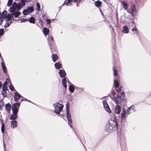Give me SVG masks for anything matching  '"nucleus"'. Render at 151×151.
<instances>
[{
  "mask_svg": "<svg viewBox=\"0 0 151 151\" xmlns=\"http://www.w3.org/2000/svg\"><path fill=\"white\" fill-rule=\"evenodd\" d=\"M118 126L116 117H112L106 122L105 127V130L108 133H111L117 130Z\"/></svg>",
  "mask_w": 151,
  "mask_h": 151,
  "instance_id": "1",
  "label": "nucleus"
},
{
  "mask_svg": "<svg viewBox=\"0 0 151 151\" xmlns=\"http://www.w3.org/2000/svg\"><path fill=\"white\" fill-rule=\"evenodd\" d=\"M17 9H15L13 11H11V8L10 9V12H12L11 14H7V12L6 11H4L1 14H0V19L1 21L3 20L5 18L7 21L10 20L12 17H13L14 16L15 17H18L20 14V13L17 11H15V10Z\"/></svg>",
  "mask_w": 151,
  "mask_h": 151,
  "instance_id": "2",
  "label": "nucleus"
},
{
  "mask_svg": "<svg viewBox=\"0 0 151 151\" xmlns=\"http://www.w3.org/2000/svg\"><path fill=\"white\" fill-rule=\"evenodd\" d=\"M69 104L67 103L66 104V117L68 120V124L70 127V128L72 129L73 131L74 132L76 135L78 136L76 134L75 131L74 130V128L72 127V121L71 117V114L70 112V109L69 108Z\"/></svg>",
  "mask_w": 151,
  "mask_h": 151,
  "instance_id": "3",
  "label": "nucleus"
},
{
  "mask_svg": "<svg viewBox=\"0 0 151 151\" xmlns=\"http://www.w3.org/2000/svg\"><path fill=\"white\" fill-rule=\"evenodd\" d=\"M114 100L116 104H120L122 102L126 103L127 102V99L125 95L124 96L119 94H114Z\"/></svg>",
  "mask_w": 151,
  "mask_h": 151,
  "instance_id": "4",
  "label": "nucleus"
},
{
  "mask_svg": "<svg viewBox=\"0 0 151 151\" xmlns=\"http://www.w3.org/2000/svg\"><path fill=\"white\" fill-rule=\"evenodd\" d=\"M25 3L24 0H22L20 4H17L14 2L12 7H11V11H13L15 9H17V10H19L21 7H22L25 5Z\"/></svg>",
  "mask_w": 151,
  "mask_h": 151,
  "instance_id": "5",
  "label": "nucleus"
},
{
  "mask_svg": "<svg viewBox=\"0 0 151 151\" xmlns=\"http://www.w3.org/2000/svg\"><path fill=\"white\" fill-rule=\"evenodd\" d=\"M53 106L55 109L54 112L59 115L63 116L60 114V112L62 110L63 107L62 105L59 103H57L54 104Z\"/></svg>",
  "mask_w": 151,
  "mask_h": 151,
  "instance_id": "6",
  "label": "nucleus"
},
{
  "mask_svg": "<svg viewBox=\"0 0 151 151\" xmlns=\"http://www.w3.org/2000/svg\"><path fill=\"white\" fill-rule=\"evenodd\" d=\"M48 42L50 47V48L52 53H55L56 49L54 45V42L51 41L50 38L47 39Z\"/></svg>",
  "mask_w": 151,
  "mask_h": 151,
  "instance_id": "7",
  "label": "nucleus"
},
{
  "mask_svg": "<svg viewBox=\"0 0 151 151\" xmlns=\"http://www.w3.org/2000/svg\"><path fill=\"white\" fill-rule=\"evenodd\" d=\"M20 103L16 102L14 103L12 105V109L13 112H18L19 111V109L20 106Z\"/></svg>",
  "mask_w": 151,
  "mask_h": 151,
  "instance_id": "8",
  "label": "nucleus"
},
{
  "mask_svg": "<svg viewBox=\"0 0 151 151\" xmlns=\"http://www.w3.org/2000/svg\"><path fill=\"white\" fill-rule=\"evenodd\" d=\"M118 138L120 140V145L121 146L123 143H125V138L123 134L121 133H118Z\"/></svg>",
  "mask_w": 151,
  "mask_h": 151,
  "instance_id": "9",
  "label": "nucleus"
},
{
  "mask_svg": "<svg viewBox=\"0 0 151 151\" xmlns=\"http://www.w3.org/2000/svg\"><path fill=\"white\" fill-rule=\"evenodd\" d=\"M135 111L136 109L134 106L133 105L128 108L126 110V114L127 115H128L132 112H135Z\"/></svg>",
  "mask_w": 151,
  "mask_h": 151,
  "instance_id": "10",
  "label": "nucleus"
},
{
  "mask_svg": "<svg viewBox=\"0 0 151 151\" xmlns=\"http://www.w3.org/2000/svg\"><path fill=\"white\" fill-rule=\"evenodd\" d=\"M14 101L17 102L18 100L21 97H23L19 93L16 91L14 93Z\"/></svg>",
  "mask_w": 151,
  "mask_h": 151,
  "instance_id": "11",
  "label": "nucleus"
},
{
  "mask_svg": "<svg viewBox=\"0 0 151 151\" xmlns=\"http://www.w3.org/2000/svg\"><path fill=\"white\" fill-rule=\"evenodd\" d=\"M103 103L104 107L106 110L108 112L110 113L111 111L109 106L107 104V101L106 100H104L103 101Z\"/></svg>",
  "mask_w": 151,
  "mask_h": 151,
  "instance_id": "12",
  "label": "nucleus"
},
{
  "mask_svg": "<svg viewBox=\"0 0 151 151\" xmlns=\"http://www.w3.org/2000/svg\"><path fill=\"white\" fill-rule=\"evenodd\" d=\"M18 112L12 111L13 114L11 115L9 118L10 120H16L18 117Z\"/></svg>",
  "mask_w": 151,
  "mask_h": 151,
  "instance_id": "13",
  "label": "nucleus"
},
{
  "mask_svg": "<svg viewBox=\"0 0 151 151\" xmlns=\"http://www.w3.org/2000/svg\"><path fill=\"white\" fill-rule=\"evenodd\" d=\"M122 87H121L119 88H118L116 89V91L117 93H116L115 94L121 95L123 96H124V95H125V93L123 91V90H122Z\"/></svg>",
  "mask_w": 151,
  "mask_h": 151,
  "instance_id": "14",
  "label": "nucleus"
},
{
  "mask_svg": "<svg viewBox=\"0 0 151 151\" xmlns=\"http://www.w3.org/2000/svg\"><path fill=\"white\" fill-rule=\"evenodd\" d=\"M81 0H68V2L66 4V5L68 6H70L71 5H73L71 4V3L74 2H76L77 3H79Z\"/></svg>",
  "mask_w": 151,
  "mask_h": 151,
  "instance_id": "15",
  "label": "nucleus"
},
{
  "mask_svg": "<svg viewBox=\"0 0 151 151\" xmlns=\"http://www.w3.org/2000/svg\"><path fill=\"white\" fill-rule=\"evenodd\" d=\"M11 128L13 129H14L17 127V126L18 123L17 121L13 120L11 121Z\"/></svg>",
  "mask_w": 151,
  "mask_h": 151,
  "instance_id": "16",
  "label": "nucleus"
},
{
  "mask_svg": "<svg viewBox=\"0 0 151 151\" xmlns=\"http://www.w3.org/2000/svg\"><path fill=\"white\" fill-rule=\"evenodd\" d=\"M58 73L61 78H64L66 75V73L64 69L59 70Z\"/></svg>",
  "mask_w": 151,
  "mask_h": 151,
  "instance_id": "17",
  "label": "nucleus"
},
{
  "mask_svg": "<svg viewBox=\"0 0 151 151\" xmlns=\"http://www.w3.org/2000/svg\"><path fill=\"white\" fill-rule=\"evenodd\" d=\"M10 81L8 79L6 78V81L3 84L2 89L3 91L7 90V84L8 83V82H7V81Z\"/></svg>",
  "mask_w": 151,
  "mask_h": 151,
  "instance_id": "18",
  "label": "nucleus"
},
{
  "mask_svg": "<svg viewBox=\"0 0 151 151\" xmlns=\"http://www.w3.org/2000/svg\"><path fill=\"white\" fill-rule=\"evenodd\" d=\"M121 111V107L119 105H117L115 108V112L117 114H119Z\"/></svg>",
  "mask_w": 151,
  "mask_h": 151,
  "instance_id": "19",
  "label": "nucleus"
},
{
  "mask_svg": "<svg viewBox=\"0 0 151 151\" xmlns=\"http://www.w3.org/2000/svg\"><path fill=\"white\" fill-rule=\"evenodd\" d=\"M129 11L132 16L135 15L137 12L135 8L134 7H133L132 8L130 9Z\"/></svg>",
  "mask_w": 151,
  "mask_h": 151,
  "instance_id": "20",
  "label": "nucleus"
},
{
  "mask_svg": "<svg viewBox=\"0 0 151 151\" xmlns=\"http://www.w3.org/2000/svg\"><path fill=\"white\" fill-rule=\"evenodd\" d=\"M126 114H127L125 110L124 109L121 114V117L122 119L127 117V116L126 115Z\"/></svg>",
  "mask_w": 151,
  "mask_h": 151,
  "instance_id": "21",
  "label": "nucleus"
},
{
  "mask_svg": "<svg viewBox=\"0 0 151 151\" xmlns=\"http://www.w3.org/2000/svg\"><path fill=\"white\" fill-rule=\"evenodd\" d=\"M55 66L56 69H59L61 67L62 65L60 62H58L55 64Z\"/></svg>",
  "mask_w": 151,
  "mask_h": 151,
  "instance_id": "22",
  "label": "nucleus"
},
{
  "mask_svg": "<svg viewBox=\"0 0 151 151\" xmlns=\"http://www.w3.org/2000/svg\"><path fill=\"white\" fill-rule=\"evenodd\" d=\"M51 57L52 58V60L54 62H55L56 61V60L58 58V55L55 54H53L52 55Z\"/></svg>",
  "mask_w": 151,
  "mask_h": 151,
  "instance_id": "23",
  "label": "nucleus"
},
{
  "mask_svg": "<svg viewBox=\"0 0 151 151\" xmlns=\"http://www.w3.org/2000/svg\"><path fill=\"white\" fill-rule=\"evenodd\" d=\"M66 79L65 77L64 78L62 81V83L64 87L66 88H67V86L66 85Z\"/></svg>",
  "mask_w": 151,
  "mask_h": 151,
  "instance_id": "24",
  "label": "nucleus"
},
{
  "mask_svg": "<svg viewBox=\"0 0 151 151\" xmlns=\"http://www.w3.org/2000/svg\"><path fill=\"white\" fill-rule=\"evenodd\" d=\"M5 107L6 111H9L10 110L11 105L9 103H8L6 104Z\"/></svg>",
  "mask_w": 151,
  "mask_h": 151,
  "instance_id": "25",
  "label": "nucleus"
},
{
  "mask_svg": "<svg viewBox=\"0 0 151 151\" xmlns=\"http://www.w3.org/2000/svg\"><path fill=\"white\" fill-rule=\"evenodd\" d=\"M1 65L2 69L4 73H6L7 72L6 68L4 62L1 63Z\"/></svg>",
  "mask_w": 151,
  "mask_h": 151,
  "instance_id": "26",
  "label": "nucleus"
},
{
  "mask_svg": "<svg viewBox=\"0 0 151 151\" xmlns=\"http://www.w3.org/2000/svg\"><path fill=\"white\" fill-rule=\"evenodd\" d=\"M114 85L115 88H117L119 87V84L117 79H115L114 81Z\"/></svg>",
  "mask_w": 151,
  "mask_h": 151,
  "instance_id": "27",
  "label": "nucleus"
},
{
  "mask_svg": "<svg viewBox=\"0 0 151 151\" xmlns=\"http://www.w3.org/2000/svg\"><path fill=\"white\" fill-rule=\"evenodd\" d=\"M75 87L73 86L70 85L69 86V91L71 93H73L74 91Z\"/></svg>",
  "mask_w": 151,
  "mask_h": 151,
  "instance_id": "28",
  "label": "nucleus"
},
{
  "mask_svg": "<svg viewBox=\"0 0 151 151\" xmlns=\"http://www.w3.org/2000/svg\"><path fill=\"white\" fill-rule=\"evenodd\" d=\"M43 32L45 36L48 35L49 30V29H43Z\"/></svg>",
  "mask_w": 151,
  "mask_h": 151,
  "instance_id": "29",
  "label": "nucleus"
},
{
  "mask_svg": "<svg viewBox=\"0 0 151 151\" xmlns=\"http://www.w3.org/2000/svg\"><path fill=\"white\" fill-rule=\"evenodd\" d=\"M101 2L99 0L96 1L95 2V5L96 6H97L98 7L101 6Z\"/></svg>",
  "mask_w": 151,
  "mask_h": 151,
  "instance_id": "30",
  "label": "nucleus"
},
{
  "mask_svg": "<svg viewBox=\"0 0 151 151\" xmlns=\"http://www.w3.org/2000/svg\"><path fill=\"white\" fill-rule=\"evenodd\" d=\"M27 9L29 10V13H31L34 11V8L32 6H28Z\"/></svg>",
  "mask_w": 151,
  "mask_h": 151,
  "instance_id": "31",
  "label": "nucleus"
},
{
  "mask_svg": "<svg viewBox=\"0 0 151 151\" xmlns=\"http://www.w3.org/2000/svg\"><path fill=\"white\" fill-rule=\"evenodd\" d=\"M29 21L30 23H34L35 22V19L33 17H31L29 19Z\"/></svg>",
  "mask_w": 151,
  "mask_h": 151,
  "instance_id": "32",
  "label": "nucleus"
},
{
  "mask_svg": "<svg viewBox=\"0 0 151 151\" xmlns=\"http://www.w3.org/2000/svg\"><path fill=\"white\" fill-rule=\"evenodd\" d=\"M113 69L114 76H116L118 74L116 68H115L114 67L113 68Z\"/></svg>",
  "mask_w": 151,
  "mask_h": 151,
  "instance_id": "33",
  "label": "nucleus"
},
{
  "mask_svg": "<svg viewBox=\"0 0 151 151\" xmlns=\"http://www.w3.org/2000/svg\"><path fill=\"white\" fill-rule=\"evenodd\" d=\"M36 6L37 7V10L39 12L40 10V5L38 2H37L36 4Z\"/></svg>",
  "mask_w": 151,
  "mask_h": 151,
  "instance_id": "34",
  "label": "nucleus"
},
{
  "mask_svg": "<svg viewBox=\"0 0 151 151\" xmlns=\"http://www.w3.org/2000/svg\"><path fill=\"white\" fill-rule=\"evenodd\" d=\"M9 88L10 90L12 91H16L13 86L11 84L10 86H9Z\"/></svg>",
  "mask_w": 151,
  "mask_h": 151,
  "instance_id": "35",
  "label": "nucleus"
},
{
  "mask_svg": "<svg viewBox=\"0 0 151 151\" xmlns=\"http://www.w3.org/2000/svg\"><path fill=\"white\" fill-rule=\"evenodd\" d=\"M6 90L5 91H1V94L3 95V96L4 97H6L7 96L6 94Z\"/></svg>",
  "mask_w": 151,
  "mask_h": 151,
  "instance_id": "36",
  "label": "nucleus"
},
{
  "mask_svg": "<svg viewBox=\"0 0 151 151\" xmlns=\"http://www.w3.org/2000/svg\"><path fill=\"white\" fill-rule=\"evenodd\" d=\"M75 88L78 89L79 91H83L84 88H79L78 87H75Z\"/></svg>",
  "mask_w": 151,
  "mask_h": 151,
  "instance_id": "37",
  "label": "nucleus"
},
{
  "mask_svg": "<svg viewBox=\"0 0 151 151\" xmlns=\"http://www.w3.org/2000/svg\"><path fill=\"white\" fill-rule=\"evenodd\" d=\"M129 29H123L122 31V32L124 33H129Z\"/></svg>",
  "mask_w": 151,
  "mask_h": 151,
  "instance_id": "38",
  "label": "nucleus"
},
{
  "mask_svg": "<svg viewBox=\"0 0 151 151\" xmlns=\"http://www.w3.org/2000/svg\"><path fill=\"white\" fill-rule=\"evenodd\" d=\"M4 106V102L3 100H0V108L1 110V108L3 107Z\"/></svg>",
  "mask_w": 151,
  "mask_h": 151,
  "instance_id": "39",
  "label": "nucleus"
},
{
  "mask_svg": "<svg viewBox=\"0 0 151 151\" xmlns=\"http://www.w3.org/2000/svg\"><path fill=\"white\" fill-rule=\"evenodd\" d=\"M29 10L27 9H25L23 11V13L24 15H27L28 13H29Z\"/></svg>",
  "mask_w": 151,
  "mask_h": 151,
  "instance_id": "40",
  "label": "nucleus"
},
{
  "mask_svg": "<svg viewBox=\"0 0 151 151\" xmlns=\"http://www.w3.org/2000/svg\"><path fill=\"white\" fill-rule=\"evenodd\" d=\"M138 29H132V31L133 32V33L137 35Z\"/></svg>",
  "mask_w": 151,
  "mask_h": 151,
  "instance_id": "41",
  "label": "nucleus"
},
{
  "mask_svg": "<svg viewBox=\"0 0 151 151\" xmlns=\"http://www.w3.org/2000/svg\"><path fill=\"white\" fill-rule=\"evenodd\" d=\"M4 29H0V36H2L4 33Z\"/></svg>",
  "mask_w": 151,
  "mask_h": 151,
  "instance_id": "42",
  "label": "nucleus"
},
{
  "mask_svg": "<svg viewBox=\"0 0 151 151\" xmlns=\"http://www.w3.org/2000/svg\"><path fill=\"white\" fill-rule=\"evenodd\" d=\"M123 4L124 8L126 9H127V4L124 2H123Z\"/></svg>",
  "mask_w": 151,
  "mask_h": 151,
  "instance_id": "43",
  "label": "nucleus"
},
{
  "mask_svg": "<svg viewBox=\"0 0 151 151\" xmlns=\"http://www.w3.org/2000/svg\"><path fill=\"white\" fill-rule=\"evenodd\" d=\"M12 0H9L8 3H7V5L8 6H10L12 2Z\"/></svg>",
  "mask_w": 151,
  "mask_h": 151,
  "instance_id": "44",
  "label": "nucleus"
},
{
  "mask_svg": "<svg viewBox=\"0 0 151 151\" xmlns=\"http://www.w3.org/2000/svg\"><path fill=\"white\" fill-rule=\"evenodd\" d=\"M111 32H112V36L113 37L115 36V33H114V29H112V30H111Z\"/></svg>",
  "mask_w": 151,
  "mask_h": 151,
  "instance_id": "45",
  "label": "nucleus"
},
{
  "mask_svg": "<svg viewBox=\"0 0 151 151\" xmlns=\"http://www.w3.org/2000/svg\"><path fill=\"white\" fill-rule=\"evenodd\" d=\"M1 131L3 133H4V126L3 127H2V126L1 127Z\"/></svg>",
  "mask_w": 151,
  "mask_h": 151,
  "instance_id": "46",
  "label": "nucleus"
},
{
  "mask_svg": "<svg viewBox=\"0 0 151 151\" xmlns=\"http://www.w3.org/2000/svg\"><path fill=\"white\" fill-rule=\"evenodd\" d=\"M46 22L47 24H50V20L48 19H46Z\"/></svg>",
  "mask_w": 151,
  "mask_h": 151,
  "instance_id": "47",
  "label": "nucleus"
},
{
  "mask_svg": "<svg viewBox=\"0 0 151 151\" xmlns=\"http://www.w3.org/2000/svg\"><path fill=\"white\" fill-rule=\"evenodd\" d=\"M1 120L2 127H4V124L3 123V120L2 119H1Z\"/></svg>",
  "mask_w": 151,
  "mask_h": 151,
  "instance_id": "48",
  "label": "nucleus"
},
{
  "mask_svg": "<svg viewBox=\"0 0 151 151\" xmlns=\"http://www.w3.org/2000/svg\"><path fill=\"white\" fill-rule=\"evenodd\" d=\"M27 20L26 19H22L21 20V22H25L26 21H27Z\"/></svg>",
  "mask_w": 151,
  "mask_h": 151,
  "instance_id": "49",
  "label": "nucleus"
},
{
  "mask_svg": "<svg viewBox=\"0 0 151 151\" xmlns=\"http://www.w3.org/2000/svg\"><path fill=\"white\" fill-rule=\"evenodd\" d=\"M50 40L51 41L54 42L53 38L52 37H48V39H50Z\"/></svg>",
  "mask_w": 151,
  "mask_h": 151,
  "instance_id": "50",
  "label": "nucleus"
},
{
  "mask_svg": "<svg viewBox=\"0 0 151 151\" xmlns=\"http://www.w3.org/2000/svg\"><path fill=\"white\" fill-rule=\"evenodd\" d=\"M25 100H26V101H28V102H30V103H32V104H33V103L31 101H30L29 100H27V99H26V98H25Z\"/></svg>",
  "mask_w": 151,
  "mask_h": 151,
  "instance_id": "51",
  "label": "nucleus"
},
{
  "mask_svg": "<svg viewBox=\"0 0 151 151\" xmlns=\"http://www.w3.org/2000/svg\"><path fill=\"white\" fill-rule=\"evenodd\" d=\"M123 28L125 29V28H128V27L127 26H124L123 27Z\"/></svg>",
  "mask_w": 151,
  "mask_h": 151,
  "instance_id": "52",
  "label": "nucleus"
},
{
  "mask_svg": "<svg viewBox=\"0 0 151 151\" xmlns=\"http://www.w3.org/2000/svg\"><path fill=\"white\" fill-rule=\"evenodd\" d=\"M25 98H24V99H22L21 100V101L20 102H21L22 101H26V100H25Z\"/></svg>",
  "mask_w": 151,
  "mask_h": 151,
  "instance_id": "53",
  "label": "nucleus"
},
{
  "mask_svg": "<svg viewBox=\"0 0 151 151\" xmlns=\"http://www.w3.org/2000/svg\"><path fill=\"white\" fill-rule=\"evenodd\" d=\"M2 86V83H1V82H0V89L1 88Z\"/></svg>",
  "mask_w": 151,
  "mask_h": 151,
  "instance_id": "54",
  "label": "nucleus"
},
{
  "mask_svg": "<svg viewBox=\"0 0 151 151\" xmlns=\"http://www.w3.org/2000/svg\"><path fill=\"white\" fill-rule=\"evenodd\" d=\"M3 142H4V148H5V143H4V140H3ZM4 151H5V148H4Z\"/></svg>",
  "mask_w": 151,
  "mask_h": 151,
  "instance_id": "55",
  "label": "nucleus"
},
{
  "mask_svg": "<svg viewBox=\"0 0 151 151\" xmlns=\"http://www.w3.org/2000/svg\"><path fill=\"white\" fill-rule=\"evenodd\" d=\"M9 25V23L6 24V26H7L6 27H8Z\"/></svg>",
  "mask_w": 151,
  "mask_h": 151,
  "instance_id": "56",
  "label": "nucleus"
},
{
  "mask_svg": "<svg viewBox=\"0 0 151 151\" xmlns=\"http://www.w3.org/2000/svg\"><path fill=\"white\" fill-rule=\"evenodd\" d=\"M0 14H1V13H0ZM0 21H1V22H0V25H1V23L2 22L3 20L1 21V19H0Z\"/></svg>",
  "mask_w": 151,
  "mask_h": 151,
  "instance_id": "57",
  "label": "nucleus"
},
{
  "mask_svg": "<svg viewBox=\"0 0 151 151\" xmlns=\"http://www.w3.org/2000/svg\"><path fill=\"white\" fill-rule=\"evenodd\" d=\"M31 0H25L26 1H30Z\"/></svg>",
  "mask_w": 151,
  "mask_h": 151,
  "instance_id": "58",
  "label": "nucleus"
},
{
  "mask_svg": "<svg viewBox=\"0 0 151 151\" xmlns=\"http://www.w3.org/2000/svg\"><path fill=\"white\" fill-rule=\"evenodd\" d=\"M6 29V31H7L8 30V29H7V30H6V29Z\"/></svg>",
  "mask_w": 151,
  "mask_h": 151,
  "instance_id": "59",
  "label": "nucleus"
},
{
  "mask_svg": "<svg viewBox=\"0 0 151 151\" xmlns=\"http://www.w3.org/2000/svg\"><path fill=\"white\" fill-rule=\"evenodd\" d=\"M68 82L69 83H70V82L69 81H68Z\"/></svg>",
  "mask_w": 151,
  "mask_h": 151,
  "instance_id": "60",
  "label": "nucleus"
},
{
  "mask_svg": "<svg viewBox=\"0 0 151 151\" xmlns=\"http://www.w3.org/2000/svg\"><path fill=\"white\" fill-rule=\"evenodd\" d=\"M64 3L63 4H62V5H64Z\"/></svg>",
  "mask_w": 151,
  "mask_h": 151,
  "instance_id": "61",
  "label": "nucleus"
},
{
  "mask_svg": "<svg viewBox=\"0 0 151 151\" xmlns=\"http://www.w3.org/2000/svg\"><path fill=\"white\" fill-rule=\"evenodd\" d=\"M43 28L45 29V28Z\"/></svg>",
  "mask_w": 151,
  "mask_h": 151,
  "instance_id": "62",
  "label": "nucleus"
}]
</instances>
